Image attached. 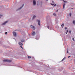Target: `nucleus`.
Here are the masks:
<instances>
[{"mask_svg":"<svg viewBox=\"0 0 75 75\" xmlns=\"http://www.w3.org/2000/svg\"><path fill=\"white\" fill-rule=\"evenodd\" d=\"M3 62H11L12 61L10 60H8V59H5L3 60Z\"/></svg>","mask_w":75,"mask_h":75,"instance_id":"obj_1","label":"nucleus"},{"mask_svg":"<svg viewBox=\"0 0 75 75\" xmlns=\"http://www.w3.org/2000/svg\"><path fill=\"white\" fill-rule=\"evenodd\" d=\"M30 27L31 28H33V30H35V27H34V26H33V25H30Z\"/></svg>","mask_w":75,"mask_h":75,"instance_id":"obj_2","label":"nucleus"},{"mask_svg":"<svg viewBox=\"0 0 75 75\" xmlns=\"http://www.w3.org/2000/svg\"><path fill=\"white\" fill-rule=\"evenodd\" d=\"M37 21L38 23V25H40V20H37Z\"/></svg>","mask_w":75,"mask_h":75,"instance_id":"obj_3","label":"nucleus"},{"mask_svg":"<svg viewBox=\"0 0 75 75\" xmlns=\"http://www.w3.org/2000/svg\"><path fill=\"white\" fill-rule=\"evenodd\" d=\"M32 35H33V36L35 35V31H33L32 33Z\"/></svg>","mask_w":75,"mask_h":75,"instance_id":"obj_4","label":"nucleus"},{"mask_svg":"<svg viewBox=\"0 0 75 75\" xmlns=\"http://www.w3.org/2000/svg\"><path fill=\"white\" fill-rule=\"evenodd\" d=\"M13 34L14 36H15V37H16V32H13Z\"/></svg>","mask_w":75,"mask_h":75,"instance_id":"obj_5","label":"nucleus"},{"mask_svg":"<svg viewBox=\"0 0 75 75\" xmlns=\"http://www.w3.org/2000/svg\"><path fill=\"white\" fill-rule=\"evenodd\" d=\"M8 23V21H6L4 23H2V25H5V24H6V23Z\"/></svg>","mask_w":75,"mask_h":75,"instance_id":"obj_6","label":"nucleus"},{"mask_svg":"<svg viewBox=\"0 0 75 75\" xmlns=\"http://www.w3.org/2000/svg\"><path fill=\"white\" fill-rule=\"evenodd\" d=\"M33 3L34 5H35V4H36V2H35V1H33Z\"/></svg>","mask_w":75,"mask_h":75,"instance_id":"obj_7","label":"nucleus"},{"mask_svg":"<svg viewBox=\"0 0 75 75\" xmlns=\"http://www.w3.org/2000/svg\"><path fill=\"white\" fill-rule=\"evenodd\" d=\"M51 4V5H52V6H54V7H55V6H56V5H57V4Z\"/></svg>","mask_w":75,"mask_h":75,"instance_id":"obj_8","label":"nucleus"},{"mask_svg":"<svg viewBox=\"0 0 75 75\" xmlns=\"http://www.w3.org/2000/svg\"><path fill=\"white\" fill-rule=\"evenodd\" d=\"M18 44L20 45H23V44L21 42H19Z\"/></svg>","mask_w":75,"mask_h":75,"instance_id":"obj_9","label":"nucleus"},{"mask_svg":"<svg viewBox=\"0 0 75 75\" xmlns=\"http://www.w3.org/2000/svg\"><path fill=\"white\" fill-rule=\"evenodd\" d=\"M24 6V4L19 9V10H20V9H21V8H23V7Z\"/></svg>","mask_w":75,"mask_h":75,"instance_id":"obj_10","label":"nucleus"},{"mask_svg":"<svg viewBox=\"0 0 75 75\" xmlns=\"http://www.w3.org/2000/svg\"><path fill=\"white\" fill-rule=\"evenodd\" d=\"M65 4H63V8H65Z\"/></svg>","mask_w":75,"mask_h":75,"instance_id":"obj_11","label":"nucleus"},{"mask_svg":"<svg viewBox=\"0 0 75 75\" xmlns=\"http://www.w3.org/2000/svg\"><path fill=\"white\" fill-rule=\"evenodd\" d=\"M35 17H36V16L34 15L33 16V19H34L35 18Z\"/></svg>","mask_w":75,"mask_h":75,"instance_id":"obj_12","label":"nucleus"},{"mask_svg":"<svg viewBox=\"0 0 75 75\" xmlns=\"http://www.w3.org/2000/svg\"><path fill=\"white\" fill-rule=\"evenodd\" d=\"M28 58H31V56H28Z\"/></svg>","mask_w":75,"mask_h":75,"instance_id":"obj_13","label":"nucleus"},{"mask_svg":"<svg viewBox=\"0 0 75 75\" xmlns=\"http://www.w3.org/2000/svg\"><path fill=\"white\" fill-rule=\"evenodd\" d=\"M62 27V28L64 27V24H63L62 25H61Z\"/></svg>","mask_w":75,"mask_h":75,"instance_id":"obj_14","label":"nucleus"},{"mask_svg":"<svg viewBox=\"0 0 75 75\" xmlns=\"http://www.w3.org/2000/svg\"><path fill=\"white\" fill-rule=\"evenodd\" d=\"M53 16H56V14H55V13H54L53 14Z\"/></svg>","mask_w":75,"mask_h":75,"instance_id":"obj_15","label":"nucleus"},{"mask_svg":"<svg viewBox=\"0 0 75 75\" xmlns=\"http://www.w3.org/2000/svg\"><path fill=\"white\" fill-rule=\"evenodd\" d=\"M73 24H75V21H73Z\"/></svg>","mask_w":75,"mask_h":75,"instance_id":"obj_16","label":"nucleus"},{"mask_svg":"<svg viewBox=\"0 0 75 75\" xmlns=\"http://www.w3.org/2000/svg\"><path fill=\"white\" fill-rule=\"evenodd\" d=\"M24 40H21V42H24Z\"/></svg>","mask_w":75,"mask_h":75,"instance_id":"obj_17","label":"nucleus"},{"mask_svg":"<svg viewBox=\"0 0 75 75\" xmlns=\"http://www.w3.org/2000/svg\"><path fill=\"white\" fill-rule=\"evenodd\" d=\"M72 40H73V41H75V40H74V38H72Z\"/></svg>","mask_w":75,"mask_h":75,"instance_id":"obj_18","label":"nucleus"},{"mask_svg":"<svg viewBox=\"0 0 75 75\" xmlns=\"http://www.w3.org/2000/svg\"><path fill=\"white\" fill-rule=\"evenodd\" d=\"M67 53H68V48H67Z\"/></svg>","mask_w":75,"mask_h":75,"instance_id":"obj_19","label":"nucleus"},{"mask_svg":"<svg viewBox=\"0 0 75 75\" xmlns=\"http://www.w3.org/2000/svg\"><path fill=\"white\" fill-rule=\"evenodd\" d=\"M69 16L71 17V13H69Z\"/></svg>","mask_w":75,"mask_h":75,"instance_id":"obj_20","label":"nucleus"},{"mask_svg":"<svg viewBox=\"0 0 75 75\" xmlns=\"http://www.w3.org/2000/svg\"><path fill=\"white\" fill-rule=\"evenodd\" d=\"M2 16H3L0 15V18H1V17H2Z\"/></svg>","mask_w":75,"mask_h":75,"instance_id":"obj_21","label":"nucleus"},{"mask_svg":"<svg viewBox=\"0 0 75 75\" xmlns=\"http://www.w3.org/2000/svg\"><path fill=\"white\" fill-rule=\"evenodd\" d=\"M64 59H65L64 58H63V59H62V61H63L64 60Z\"/></svg>","mask_w":75,"mask_h":75,"instance_id":"obj_22","label":"nucleus"},{"mask_svg":"<svg viewBox=\"0 0 75 75\" xmlns=\"http://www.w3.org/2000/svg\"><path fill=\"white\" fill-rule=\"evenodd\" d=\"M69 33L70 34H71V31H69Z\"/></svg>","mask_w":75,"mask_h":75,"instance_id":"obj_23","label":"nucleus"},{"mask_svg":"<svg viewBox=\"0 0 75 75\" xmlns=\"http://www.w3.org/2000/svg\"><path fill=\"white\" fill-rule=\"evenodd\" d=\"M65 30H67V27L65 28Z\"/></svg>","mask_w":75,"mask_h":75,"instance_id":"obj_24","label":"nucleus"},{"mask_svg":"<svg viewBox=\"0 0 75 75\" xmlns=\"http://www.w3.org/2000/svg\"><path fill=\"white\" fill-rule=\"evenodd\" d=\"M7 34V32H6L5 33V34L6 35V34Z\"/></svg>","mask_w":75,"mask_h":75,"instance_id":"obj_25","label":"nucleus"},{"mask_svg":"<svg viewBox=\"0 0 75 75\" xmlns=\"http://www.w3.org/2000/svg\"><path fill=\"white\" fill-rule=\"evenodd\" d=\"M70 57H71V56H69L68 57V58H69Z\"/></svg>","mask_w":75,"mask_h":75,"instance_id":"obj_26","label":"nucleus"},{"mask_svg":"<svg viewBox=\"0 0 75 75\" xmlns=\"http://www.w3.org/2000/svg\"><path fill=\"white\" fill-rule=\"evenodd\" d=\"M20 47H21V48H22V49H23V47H22V46H21Z\"/></svg>","mask_w":75,"mask_h":75,"instance_id":"obj_27","label":"nucleus"},{"mask_svg":"<svg viewBox=\"0 0 75 75\" xmlns=\"http://www.w3.org/2000/svg\"><path fill=\"white\" fill-rule=\"evenodd\" d=\"M47 28L49 29V26H47Z\"/></svg>","mask_w":75,"mask_h":75,"instance_id":"obj_28","label":"nucleus"},{"mask_svg":"<svg viewBox=\"0 0 75 75\" xmlns=\"http://www.w3.org/2000/svg\"><path fill=\"white\" fill-rule=\"evenodd\" d=\"M52 2L53 3H54V1H52Z\"/></svg>","mask_w":75,"mask_h":75,"instance_id":"obj_29","label":"nucleus"},{"mask_svg":"<svg viewBox=\"0 0 75 75\" xmlns=\"http://www.w3.org/2000/svg\"><path fill=\"white\" fill-rule=\"evenodd\" d=\"M67 32H68V30H67Z\"/></svg>","mask_w":75,"mask_h":75,"instance_id":"obj_30","label":"nucleus"},{"mask_svg":"<svg viewBox=\"0 0 75 75\" xmlns=\"http://www.w3.org/2000/svg\"><path fill=\"white\" fill-rule=\"evenodd\" d=\"M66 34H67V33L66 32Z\"/></svg>","mask_w":75,"mask_h":75,"instance_id":"obj_31","label":"nucleus"},{"mask_svg":"<svg viewBox=\"0 0 75 75\" xmlns=\"http://www.w3.org/2000/svg\"><path fill=\"white\" fill-rule=\"evenodd\" d=\"M71 9H74V8H71Z\"/></svg>","mask_w":75,"mask_h":75,"instance_id":"obj_32","label":"nucleus"},{"mask_svg":"<svg viewBox=\"0 0 75 75\" xmlns=\"http://www.w3.org/2000/svg\"><path fill=\"white\" fill-rule=\"evenodd\" d=\"M46 1H48V0H46Z\"/></svg>","mask_w":75,"mask_h":75,"instance_id":"obj_33","label":"nucleus"},{"mask_svg":"<svg viewBox=\"0 0 75 75\" xmlns=\"http://www.w3.org/2000/svg\"><path fill=\"white\" fill-rule=\"evenodd\" d=\"M37 6H38V4H37Z\"/></svg>","mask_w":75,"mask_h":75,"instance_id":"obj_34","label":"nucleus"},{"mask_svg":"<svg viewBox=\"0 0 75 75\" xmlns=\"http://www.w3.org/2000/svg\"><path fill=\"white\" fill-rule=\"evenodd\" d=\"M58 11V10H57V12Z\"/></svg>","mask_w":75,"mask_h":75,"instance_id":"obj_35","label":"nucleus"}]
</instances>
